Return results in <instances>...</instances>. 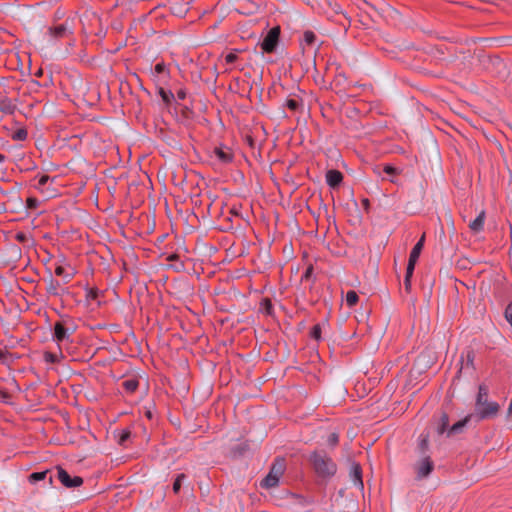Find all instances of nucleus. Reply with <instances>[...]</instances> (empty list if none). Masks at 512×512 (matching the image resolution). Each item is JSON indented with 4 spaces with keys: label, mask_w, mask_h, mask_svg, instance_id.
<instances>
[{
    "label": "nucleus",
    "mask_w": 512,
    "mask_h": 512,
    "mask_svg": "<svg viewBox=\"0 0 512 512\" xmlns=\"http://www.w3.org/2000/svg\"><path fill=\"white\" fill-rule=\"evenodd\" d=\"M77 330V325L72 316L68 314L60 315V319L53 325L52 340L61 349L62 345H68L73 342L72 336Z\"/></svg>",
    "instance_id": "1"
},
{
    "label": "nucleus",
    "mask_w": 512,
    "mask_h": 512,
    "mask_svg": "<svg viewBox=\"0 0 512 512\" xmlns=\"http://www.w3.org/2000/svg\"><path fill=\"white\" fill-rule=\"evenodd\" d=\"M308 460L319 478L330 479L337 472V464L324 450L311 452Z\"/></svg>",
    "instance_id": "2"
},
{
    "label": "nucleus",
    "mask_w": 512,
    "mask_h": 512,
    "mask_svg": "<svg viewBox=\"0 0 512 512\" xmlns=\"http://www.w3.org/2000/svg\"><path fill=\"white\" fill-rule=\"evenodd\" d=\"M74 20L73 17H67L63 22H53L46 32L45 36L49 42L53 44L64 39H73L74 37Z\"/></svg>",
    "instance_id": "3"
},
{
    "label": "nucleus",
    "mask_w": 512,
    "mask_h": 512,
    "mask_svg": "<svg viewBox=\"0 0 512 512\" xmlns=\"http://www.w3.org/2000/svg\"><path fill=\"white\" fill-rule=\"evenodd\" d=\"M286 470V461L282 457L275 458L266 477L261 481L262 488L270 489L278 486L279 480Z\"/></svg>",
    "instance_id": "4"
},
{
    "label": "nucleus",
    "mask_w": 512,
    "mask_h": 512,
    "mask_svg": "<svg viewBox=\"0 0 512 512\" xmlns=\"http://www.w3.org/2000/svg\"><path fill=\"white\" fill-rule=\"evenodd\" d=\"M500 411V405L495 401H490V403L485 405L476 406L474 408V412L471 415L474 418L476 423H479L484 420L495 418Z\"/></svg>",
    "instance_id": "5"
},
{
    "label": "nucleus",
    "mask_w": 512,
    "mask_h": 512,
    "mask_svg": "<svg viewBox=\"0 0 512 512\" xmlns=\"http://www.w3.org/2000/svg\"><path fill=\"white\" fill-rule=\"evenodd\" d=\"M32 181L34 182L32 186L47 197H53L56 194V190L51 187L54 179L50 178L49 175L38 174Z\"/></svg>",
    "instance_id": "6"
},
{
    "label": "nucleus",
    "mask_w": 512,
    "mask_h": 512,
    "mask_svg": "<svg viewBox=\"0 0 512 512\" xmlns=\"http://www.w3.org/2000/svg\"><path fill=\"white\" fill-rule=\"evenodd\" d=\"M280 32L281 30L279 26H275L268 31L260 44L263 52L274 53L276 51L279 43Z\"/></svg>",
    "instance_id": "7"
},
{
    "label": "nucleus",
    "mask_w": 512,
    "mask_h": 512,
    "mask_svg": "<svg viewBox=\"0 0 512 512\" xmlns=\"http://www.w3.org/2000/svg\"><path fill=\"white\" fill-rule=\"evenodd\" d=\"M474 360H475V353L472 349L468 348L465 351H463L460 356V359H459L460 367L456 373L455 378L459 379L463 370L474 371L475 370Z\"/></svg>",
    "instance_id": "8"
},
{
    "label": "nucleus",
    "mask_w": 512,
    "mask_h": 512,
    "mask_svg": "<svg viewBox=\"0 0 512 512\" xmlns=\"http://www.w3.org/2000/svg\"><path fill=\"white\" fill-rule=\"evenodd\" d=\"M57 469V479L61 484L67 488H76L83 484V479L80 476L71 477L69 473L60 466Z\"/></svg>",
    "instance_id": "9"
},
{
    "label": "nucleus",
    "mask_w": 512,
    "mask_h": 512,
    "mask_svg": "<svg viewBox=\"0 0 512 512\" xmlns=\"http://www.w3.org/2000/svg\"><path fill=\"white\" fill-rule=\"evenodd\" d=\"M434 469V462L429 455L422 456V459L415 465V471L418 479L425 478L430 475Z\"/></svg>",
    "instance_id": "10"
},
{
    "label": "nucleus",
    "mask_w": 512,
    "mask_h": 512,
    "mask_svg": "<svg viewBox=\"0 0 512 512\" xmlns=\"http://www.w3.org/2000/svg\"><path fill=\"white\" fill-rule=\"evenodd\" d=\"M54 273L56 276L62 278L64 284H68L74 278L76 271L70 265H57L55 267Z\"/></svg>",
    "instance_id": "11"
},
{
    "label": "nucleus",
    "mask_w": 512,
    "mask_h": 512,
    "mask_svg": "<svg viewBox=\"0 0 512 512\" xmlns=\"http://www.w3.org/2000/svg\"><path fill=\"white\" fill-rule=\"evenodd\" d=\"M425 242V234L421 236V238L417 241V243L412 248L409 259H408V267L415 268L416 262L419 259V256L421 254V251L424 247Z\"/></svg>",
    "instance_id": "12"
},
{
    "label": "nucleus",
    "mask_w": 512,
    "mask_h": 512,
    "mask_svg": "<svg viewBox=\"0 0 512 512\" xmlns=\"http://www.w3.org/2000/svg\"><path fill=\"white\" fill-rule=\"evenodd\" d=\"M46 293L50 296H61L65 293V289L62 287L61 283L54 279L52 276L46 281Z\"/></svg>",
    "instance_id": "13"
},
{
    "label": "nucleus",
    "mask_w": 512,
    "mask_h": 512,
    "mask_svg": "<svg viewBox=\"0 0 512 512\" xmlns=\"http://www.w3.org/2000/svg\"><path fill=\"white\" fill-rule=\"evenodd\" d=\"M285 107H287L293 113H301L304 108V102L301 97L296 94L291 95L285 102Z\"/></svg>",
    "instance_id": "14"
},
{
    "label": "nucleus",
    "mask_w": 512,
    "mask_h": 512,
    "mask_svg": "<svg viewBox=\"0 0 512 512\" xmlns=\"http://www.w3.org/2000/svg\"><path fill=\"white\" fill-rule=\"evenodd\" d=\"M342 181H343V174L339 170L331 169V170L327 171L326 182L331 188L335 189V188L339 187V185L342 183Z\"/></svg>",
    "instance_id": "15"
},
{
    "label": "nucleus",
    "mask_w": 512,
    "mask_h": 512,
    "mask_svg": "<svg viewBox=\"0 0 512 512\" xmlns=\"http://www.w3.org/2000/svg\"><path fill=\"white\" fill-rule=\"evenodd\" d=\"M350 477L354 484L361 489L364 487L362 480V468L359 463L353 462L350 469Z\"/></svg>",
    "instance_id": "16"
},
{
    "label": "nucleus",
    "mask_w": 512,
    "mask_h": 512,
    "mask_svg": "<svg viewBox=\"0 0 512 512\" xmlns=\"http://www.w3.org/2000/svg\"><path fill=\"white\" fill-rule=\"evenodd\" d=\"M474 420L471 414L466 415L462 420L453 424L448 430V436L462 433L464 427L471 421Z\"/></svg>",
    "instance_id": "17"
},
{
    "label": "nucleus",
    "mask_w": 512,
    "mask_h": 512,
    "mask_svg": "<svg viewBox=\"0 0 512 512\" xmlns=\"http://www.w3.org/2000/svg\"><path fill=\"white\" fill-rule=\"evenodd\" d=\"M488 396H489L488 386L484 383L480 384L478 386V393H477L476 399H475V407L490 403V401H488Z\"/></svg>",
    "instance_id": "18"
},
{
    "label": "nucleus",
    "mask_w": 512,
    "mask_h": 512,
    "mask_svg": "<svg viewBox=\"0 0 512 512\" xmlns=\"http://www.w3.org/2000/svg\"><path fill=\"white\" fill-rule=\"evenodd\" d=\"M486 213L482 210L479 215L469 223V228L473 233H479L484 229Z\"/></svg>",
    "instance_id": "19"
},
{
    "label": "nucleus",
    "mask_w": 512,
    "mask_h": 512,
    "mask_svg": "<svg viewBox=\"0 0 512 512\" xmlns=\"http://www.w3.org/2000/svg\"><path fill=\"white\" fill-rule=\"evenodd\" d=\"M214 154L222 163H230L233 160V154L228 148L224 149L221 147H216L214 149Z\"/></svg>",
    "instance_id": "20"
},
{
    "label": "nucleus",
    "mask_w": 512,
    "mask_h": 512,
    "mask_svg": "<svg viewBox=\"0 0 512 512\" xmlns=\"http://www.w3.org/2000/svg\"><path fill=\"white\" fill-rule=\"evenodd\" d=\"M124 391L128 394L134 393L139 387V381L136 378H129L122 382Z\"/></svg>",
    "instance_id": "21"
},
{
    "label": "nucleus",
    "mask_w": 512,
    "mask_h": 512,
    "mask_svg": "<svg viewBox=\"0 0 512 512\" xmlns=\"http://www.w3.org/2000/svg\"><path fill=\"white\" fill-rule=\"evenodd\" d=\"M0 111L5 114H13L15 111V105L9 98L3 97L0 99Z\"/></svg>",
    "instance_id": "22"
},
{
    "label": "nucleus",
    "mask_w": 512,
    "mask_h": 512,
    "mask_svg": "<svg viewBox=\"0 0 512 512\" xmlns=\"http://www.w3.org/2000/svg\"><path fill=\"white\" fill-rule=\"evenodd\" d=\"M429 448V435L422 433L419 437L418 450L422 456L427 455Z\"/></svg>",
    "instance_id": "23"
},
{
    "label": "nucleus",
    "mask_w": 512,
    "mask_h": 512,
    "mask_svg": "<svg viewBox=\"0 0 512 512\" xmlns=\"http://www.w3.org/2000/svg\"><path fill=\"white\" fill-rule=\"evenodd\" d=\"M102 294L103 292L96 287L86 288L85 299L89 303L92 301H97Z\"/></svg>",
    "instance_id": "24"
},
{
    "label": "nucleus",
    "mask_w": 512,
    "mask_h": 512,
    "mask_svg": "<svg viewBox=\"0 0 512 512\" xmlns=\"http://www.w3.org/2000/svg\"><path fill=\"white\" fill-rule=\"evenodd\" d=\"M43 358L46 363L55 364V363H59L61 361V359L64 358V356L61 351L59 354L46 351V352H44Z\"/></svg>",
    "instance_id": "25"
},
{
    "label": "nucleus",
    "mask_w": 512,
    "mask_h": 512,
    "mask_svg": "<svg viewBox=\"0 0 512 512\" xmlns=\"http://www.w3.org/2000/svg\"><path fill=\"white\" fill-rule=\"evenodd\" d=\"M260 311L268 316H272L274 309L271 299L264 298L260 303Z\"/></svg>",
    "instance_id": "26"
},
{
    "label": "nucleus",
    "mask_w": 512,
    "mask_h": 512,
    "mask_svg": "<svg viewBox=\"0 0 512 512\" xmlns=\"http://www.w3.org/2000/svg\"><path fill=\"white\" fill-rule=\"evenodd\" d=\"M448 430H449V416L447 413H442L440 420H439V425L437 428L438 434H443L445 432L448 433Z\"/></svg>",
    "instance_id": "27"
},
{
    "label": "nucleus",
    "mask_w": 512,
    "mask_h": 512,
    "mask_svg": "<svg viewBox=\"0 0 512 512\" xmlns=\"http://www.w3.org/2000/svg\"><path fill=\"white\" fill-rule=\"evenodd\" d=\"M15 239L23 245L30 246L33 243L31 235L29 233L20 231L15 234Z\"/></svg>",
    "instance_id": "28"
},
{
    "label": "nucleus",
    "mask_w": 512,
    "mask_h": 512,
    "mask_svg": "<svg viewBox=\"0 0 512 512\" xmlns=\"http://www.w3.org/2000/svg\"><path fill=\"white\" fill-rule=\"evenodd\" d=\"M345 299H346L347 306L352 308V307H354L358 303L359 296H358V294L354 290H349L346 293V298Z\"/></svg>",
    "instance_id": "29"
},
{
    "label": "nucleus",
    "mask_w": 512,
    "mask_h": 512,
    "mask_svg": "<svg viewBox=\"0 0 512 512\" xmlns=\"http://www.w3.org/2000/svg\"><path fill=\"white\" fill-rule=\"evenodd\" d=\"M158 94L162 98L163 102L169 105L174 99V94L170 90H166L162 87L158 89Z\"/></svg>",
    "instance_id": "30"
},
{
    "label": "nucleus",
    "mask_w": 512,
    "mask_h": 512,
    "mask_svg": "<svg viewBox=\"0 0 512 512\" xmlns=\"http://www.w3.org/2000/svg\"><path fill=\"white\" fill-rule=\"evenodd\" d=\"M49 470L41 471V472H33L29 475L28 479L31 484H35L38 481L44 480L49 473Z\"/></svg>",
    "instance_id": "31"
},
{
    "label": "nucleus",
    "mask_w": 512,
    "mask_h": 512,
    "mask_svg": "<svg viewBox=\"0 0 512 512\" xmlns=\"http://www.w3.org/2000/svg\"><path fill=\"white\" fill-rule=\"evenodd\" d=\"M313 273H314V268H313V265H309L305 272L303 273V275L301 276V281L302 282H311L312 284L315 283V277L313 276Z\"/></svg>",
    "instance_id": "32"
},
{
    "label": "nucleus",
    "mask_w": 512,
    "mask_h": 512,
    "mask_svg": "<svg viewBox=\"0 0 512 512\" xmlns=\"http://www.w3.org/2000/svg\"><path fill=\"white\" fill-rule=\"evenodd\" d=\"M414 269L415 268H411L408 266L406 268V274H405V278H404V287H405V290L407 293H409L411 291V278L413 276Z\"/></svg>",
    "instance_id": "33"
},
{
    "label": "nucleus",
    "mask_w": 512,
    "mask_h": 512,
    "mask_svg": "<svg viewBox=\"0 0 512 512\" xmlns=\"http://www.w3.org/2000/svg\"><path fill=\"white\" fill-rule=\"evenodd\" d=\"M131 437V432L130 430L128 429H125V430H121L118 434V444L121 445V446H126L127 445V442L129 441Z\"/></svg>",
    "instance_id": "34"
},
{
    "label": "nucleus",
    "mask_w": 512,
    "mask_h": 512,
    "mask_svg": "<svg viewBox=\"0 0 512 512\" xmlns=\"http://www.w3.org/2000/svg\"><path fill=\"white\" fill-rule=\"evenodd\" d=\"M186 479V475L184 473H180L176 476L174 482H173V492L175 494H178L180 492V489H181V485H182V481Z\"/></svg>",
    "instance_id": "35"
},
{
    "label": "nucleus",
    "mask_w": 512,
    "mask_h": 512,
    "mask_svg": "<svg viewBox=\"0 0 512 512\" xmlns=\"http://www.w3.org/2000/svg\"><path fill=\"white\" fill-rule=\"evenodd\" d=\"M27 137H28V132L24 128H20V129L16 130L12 135V139L17 140V141H24L27 139Z\"/></svg>",
    "instance_id": "36"
},
{
    "label": "nucleus",
    "mask_w": 512,
    "mask_h": 512,
    "mask_svg": "<svg viewBox=\"0 0 512 512\" xmlns=\"http://www.w3.org/2000/svg\"><path fill=\"white\" fill-rule=\"evenodd\" d=\"M154 73L157 74V75H161V74H164L166 76L169 75V71L165 65L164 62H159L155 65L154 67Z\"/></svg>",
    "instance_id": "37"
},
{
    "label": "nucleus",
    "mask_w": 512,
    "mask_h": 512,
    "mask_svg": "<svg viewBox=\"0 0 512 512\" xmlns=\"http://www.w3.org/2000/svg\"><path fill=\"white\" fill-rule=\"evenodd\" d=\"M6 160L7 156L4 154H0V180H3L7 174V168L5 166Z\"/></svg>",
    "instance_id": "38"
},
{
    "label": "nucleus",
    "mask_w": 512,
    "mask_h": 512,
    "mask_svg": "<svg viewBox=\"0 0 512 512\" xmlns=\"http://www.w3.org/2000/svg\"><path fill=\"white\" fill-rule=\"evenodd\" d=\"M40 201L36 197H28L26 199V208L29 210H35L39 207Z\"/></svg>",
    "instance_id": "39"
},
{
    "label": "nucleus",
    "mask_w": 512,
    "mask_h": 512,
    "mask_svg": "<svg viewBox=\"0 0 512 512\" xmlns=\"http://www.w3.org/2000/svg\"><path fill=\"white\" fill-rule=\"evenodd\" d=\"M303 40L307 45H312L316 40V35L312 31H305L303 35Z\"/></svg>",
    "instance_id": "40"
},
{
    "label": "nucleus",
    "mask_w": 512,
    "mask_h": 512,
    "mask_svg": "<svg viewBox=\"0 0 512 512\" xmlns=\"http://www.w3.org/2000/svg\"><path fill=\"white\" fill-rule=\"evenodd\" d=\"M310 336L316 341H319L321 339V327L319 324H316L311 328Z\"/></svg>",
    "instance_id": "41"
},
{
    "label": "nucleus",
    "mask_w": 512,
    "mask_h": 512,
    "mask_svg": "<svg viewBox=\"0 0 512 512\" xmlns=\"http://www.w3.org/2000/svg\"><path fill=\"white\" fill-rule=\"evenodd\" d=\"M339 443V434L336 432L331 433L327 438V444L331 447L337 446Z\"/></svg>",
    "instance_id": "42"
},
{
    "label": "nucleus",
    "mask_w": 512,
    "mask_h": 512,
    "mask_svg": "<svg viewBox=\"0 0 512 512\" xmlns=\"http://www.w3.org/2000/svg\"><path fill=\"white\" fill-rule=\"evenodd\" d=\"M238 60L237 50L231 51L225 55L226 64H233Z\"/></svg>",
    "instance_id": "43"
},
{
    "label": "nucleus",
    "mask_w": 512,
    "mask_h": 512,
    "mask_svg": "<svg viewBox=\"0 0 512 512\" xmlns=\"http://www.w3.org/2000/svg\"><path fill=\"white\" fill-rule=\"evenodd\" d=\"M504 317L506 321L512 326V301L508 303L504 310Z\"/></svg>",
    "instance_id": "44"
},
{
    "label": "nucleus",
    "mask_w": 512,
    "mask_h": 512,
    "mask_svg": "<svg viewBox=\"0 0 512 512\" xmlns=\"http://www.w3.org/2000/svg\"><path fill=\"white\" fill-rule=\"evenodd\" d=\"M346 77L343 73H338L334 79V83L336 86H340L342 84V81H345Z\"/></svg>",
    "instance_id": "45"
},
{
    "label": "nucleus",
    "mask_w": 512,
    "mask_h": 512,
    "mask_svg": "<svg viewBox=\"0 0 512 512\" xmlns=\"http://www.w3.org/2000/svg\"><path fill=\"white\" fill-rule=\"evenodd\" d=\"M383 171L389 175H394L397 173V169L391 165H385Z\"/></svg>",
    "instance_id": "46"
},
{
    "label": "nucleus",
    "mask_w": 512,
    "mask_h": 512,
    "mask_svg": "<svg viewBox=\"0 0 512 512\" xmlns=\"http://www.w3.org/2000/svg\"><path fill=\"white\" fill-rule=\"evenodd\" d=\"M7 355H8L7 351H3L0 349V363H2V364L5 363Z\"/></svg>",
    "instance_id": "47"
},
{
    "label": "nucleus",
    "mask_w": 512,
    "mask_h": 512,
    "mask_svg": "<svg viewBox=\"0 0 512 512\" xmlns=\"http://www.w3.org/2000/svg\"><path fill=\"white\" fill-rule=\"evenodd\" d=\"M167 260H168V261H170V262H172V261H177V260H179V255H177V254H175V253H174V254H170V255L167 257Z\"/></svg>",
    "instance_id": "48"
},
{
    "label": "nucleus",
    "mask_w": 512,
    "mask_h": 512,
    "mask_svg": "<svg viewBox=\"0 0 512 512\" xmlns=\"http://www.w3.org/2000/svg\"><path fill=\"white\" fill-rule=\"evenodd\" d=\"M63 13L60 11V10H57L54 14V21L53 22H56V20L60 19L62 17Z\"/></svg>",
    "instance_id": "49"
},
{
    "label": "nucleus",
    "mask_w": 512,
    "mask_h": 512,
    "mask_svg": "<svg viewBox=\"0 0 512 512\" xmlns=\"http://www.w3.org/2000/svg\"><path fill=\"white\" fill-rule=\"evenodd\" d=\"M177 97H178L179 99H181V100L185 99V97H186V93H185V91H183V90H179V91L177 92Z\"/></svg>",
    "instance_id": "50"
},
{
    "label": "nucleus",
    "mask_w": 512,
    "mask_h": 512,
    "mask_svg": "<svg viewBox=\"0 0 512 512\" xmlns=\"http://www.w3.org/2000/svg\"><path fill=\"white\" fill-rule=\"evenodd\" d=\"M333 10L338 13L339 10H340V6L338 4H335V7L333 8Z\"/></svg>",
    "instance_id": "51"
},
{
    "label": "nucleus",
    "mask_w": 512,
    "mask_h": 512,
    "mask_svg": "<svg viewBox=\"0 0 512 512\" xmlns=\"http://www.w3.org/2000/svg\"><path fill=\"white\" fill-rule=\"evenodd\" d=\"M42 69H39L36 73H35V76L37 77H40L42 75Z\"/></svg>",
    "instance_id": "52"
},
{
    "label": "nucleus",
    "mask_w": 512,
    "mask_h": 512,
    "mask_svg": "<svg viewBox=\"0 0 512 512\" xmlns=\"http://www.w3.org/2000/svg\"><path fill=\"white\" fill-rule=\"evenodd\" d=\"M52 483H53V477H52V476H50V477H49V484H52Z\"/></svg>",
    "instance_id": "53"
},
{
    "label": "nucleus",
    "mask_w": 512,
    "mask_h": 512,
    "mask_svg": "<svg viewBox=\"0 0 512 512\" xmlns=\"http://www.w3.org/2000/svg\"><path fill=\"white\" fill-rule=\"evenodd\" d=\"M147 416H148L149 418H151V412H148V413H147Z\"/></svg>",
    "instance_id": "54"
}]
</instances>
